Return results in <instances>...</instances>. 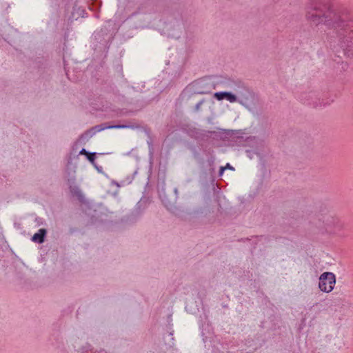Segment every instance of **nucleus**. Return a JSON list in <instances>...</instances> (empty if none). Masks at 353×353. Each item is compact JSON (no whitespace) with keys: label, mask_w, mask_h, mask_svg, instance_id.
I'll use <instances>...</instances> for the list:
<instances>
[{"label":"nucleus","mask_w":353,"mask_h":353,"mask_svg":"<svg viewBox=\"0 0 353 353\" xmlns=\"http://www.w3.org/2000/svg\"><path fill=\"white\" fill-rule=\"evenodd\" d=\"M71 192L74 194V196H76L79 200H82L83 196L82 192L79 188L71 190Z\"/></svg>","instance_id":"nucleus-7"},{"label":"nucleus","mask_w":353,"mask_h":353,"mask_svg":"<svg viewBox=\"0 0 353 353\" xmlns=\"http://www.w3.org/2000/svg\"><path fill=\"white\" fill-rule=\"evenodd\" d=\"M251 97L252 94L244 86H239L236 94L231 92H218L214 94V97L218 101L225 99L231 103H239L244 106Z\"/></svg>","instance_id":"nucleus-2"},{"label":"nucleus","mask_w":353,"mask_h":353,"mask_svg":"<svg viewBox=\"0 0 353 353\" xmlns=\"http://www.w3.org/2000/svg\"><path fill=\"white\" fill-rule=\"evenodd\" d=\"M305 17L312 25L324 24L330 33L335 34L340 39L347 32V23L336 11L330 10L320 14L317 13L316 10L310 9L307 11Z\"/></svg>","instance_id":"nucleus-1"},{"label":"nucleus","mask_w":353,"mask_h":353,"mask_svg":"<svg viewBox=\"0 0 353 353\" xmlns=\"http://www.w3.org/2000/svg\"><path fill=\"white\" fill-rule=\"evenodd\" d=\"M46 233V229L41 228L32 236L31 239L34 243H42L44 242Z\"/></svg>","instance_id":"nucleus-5"},{"label":"nucleus","mask_w":353,"mask_h":353,"mask_svg":"<svg viewBox=\"0 0 353 353\" xmlns=\"http://www.w3.org/2000/svg\"><path fill=\"white\" fill-rule=\"evenodd\" d=\"M225 169H229V170H232V171H234V168L232 165H230V163H227V164H226V165H225V167H221V168L219 174H220V175H222V174H223V172H224V170H225Z\"/></svg>","instance_id":"nucleus-8"},{"label":"nucleus","mask_w":353,"mask_h":353,"mask_svg":"<svg viewBox=\"0 0 353 353\" xmlns=\"http://www.w3.org/2000/svg\"><path fill=\"white\" fill-rule=\"evenodd\" d=\"M336 276L332 272H323L319 277V288L321 291L329 293L334 290Z\"/></svg>","instance_id":"nucleus-3"},{"label":"nucleus","mask_w":353,"mask_h":353,"mask_svg":"<svg viewBox=\"0 0 353 353\" xmlns=\"http://www.w3.org/2000/svg\"><path fill=\"white\" fill-rule=\"evenodd\" d=\"M89 152H87L85 149H82L80 152V154H85V156L87 155V154H88Z\"/></svg>","instance_id":"nucleus-11"},{"label":"nucleus","mask_w":353,"mask_h":353,"mask_svg":"<svg viewBox=\"0 0 353 353\" xmlns=\"http://www.w3.org/2000/svg\"><path fill=\"white\" fill-rule=\"evenodd\" d=\"M203 101H199V102L196 104V110H199V108H200L201 105L203 104Z\"/></svg>","instance_id":"nucleus-10"},{"label":"nucleus","mask_w":353,"mask_h":353,"mask_svg":"<svg viewBox=\"0 0 353 353\" xmlns=\"http://www.w3.org/2000/svg\"><path fill=\"white\" fill-rule=\"evenodd\" d=\"M127 128L126 125H97L94 128L95 131L100 132L106 129H112V128Z\"/></svg>","instance_id":"nucleus-6"},{"label":"nucleus","mask_w":353,"mask_h":353,"mask_svg":"<svg viewBox=\"0 0 353 353\" xmlns=\"http://www.w3.org/2000/svg\"><path fill=\"white\" fill-rule=\"evenodd\" d=\"M327 229L330 232H335L337 230L341 229V223L338 219L330 217L326 221Z\"/></svg>","instance_id":"nucleus-4"},{"label":"nucleus","mask_w":353,"mask_h":353,"mask_svg":"<svg viewBox=\"0 0 353 353\" xmlns=\"http://www.w3.org/2000/svg\"><path fill=\"white\" fill-rule=\"evenodd\" d=\"M86 157L90 162H91L92 163H94L95 153H90L89 152L88 154H87Z\"/></svg>","instance_id":"nucleus-9"}]
</instances>
